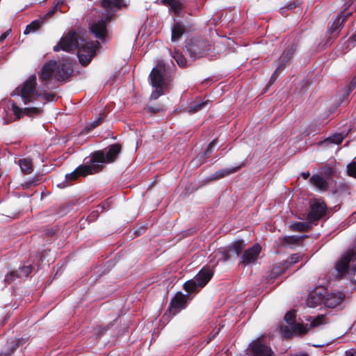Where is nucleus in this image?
Segmentation results:
<instances>
[{
    "mask_svg": "<svg viewBox=\"0 0 356 356\" xmlns=\"http://www.w3.org/2000/svg\"><path fill=\"white\" fill-rule=\"evenodd\" d=\"M113 325V323H108L105 326L99 325L94 329L95 334L98 337L102 336L108 330H109Z\"/></svg>",
    "mask_w": 356,
    "mask_h": 356,
    "instance_id": "40",
    "label": "nucleus"
},
{
    "mask_svg": "<svg viewBox=\"0 0 356 356\" xmlns=\"http://www.w3.org/2000/svg\"><path fill=\"white\" fill-rule=\"evenodd\" d=\"M307 321H311L309 327L306 325L308 329L310 327H316L327 323L326 317L323 314L318 315L315 318L309 317Z\"/></svg>",
    "mask_w": 356,
    "mask_h": 356,
    "instance_id": "34",
    "label": "nucleus"
},
{
    "mask_svg": "<svg viewBox=\"0 0 356 356\" xmlns=\"http://www.w3.org/2000/svg\"><path fill=\"white\" fill-rule=\"evenodd\" d=\"M302 1L301 0H293V1L287 3L286 6L280 8V13L282 16H287V11L293 10L297 8H300Z\"/></svg>",
    "mask_w": 356,
    "mask_h": 356,
    "instance_id": "29",
    "label": "nucleus"
},
{
    "mask_svg": "<svg viewBox=\"0 0 356 356\" xmlns=\"http://www.w3.org/2000/svg\"><path fill=\"white\" fill-rule=\"evenodd\" d=\"M36 86V76L33 74L16 88V94L21 97L25 105L34 104L40 99L41 95L40 91L37 90Z\"/></svg>",
    "mask_w": 356,
    "mask_h": 356,
    "instance_id": "3",
    "label": "nucleus"
},
{
    "mask_svg": "<svg viewBox=\"0 0 356 356\" xmlns=\"http://www.w3.org/2000/svg\"><path fill=\"white\" fill-rule=\"evenodd\" d=\"M213 272L209 268H203L192 280L186 282L184 289L188 293H193L203 288L211 279Z\"/></svg>",
    "mask_w": 356,
    "mask_h": 356,
    "instance_id": "6",
    "label": "nucleus"
},
{
    "mask_svg": "<svg viewBox=\"0 0 356 356\" xmlns=\"http://www.w3.org/2000/svg\"><path fill=\"white\" fill-rule=\"evenodd\" d=\"M90 31L94 35L102 41L108 37L106 24H89Z\"/></svg>",
    "mask_w": 356,
    "mask_h": 356,
    "instance_id": "20",
    "label": "nucleus"
},
{
    "mask_svg": "<svg viewBox=\"0 0 356 356\" xmlns=\"http://www.w3.org/2000/svg\"><path fill=\"white\" fill-rule=\"evenodd\" d=\"M172 57L175 60L177 65L180 67H186L187 65V60L185 56L179 51H175Z\"/></svg>",
    "mask_w": 356,
    "mask_h": 356,
    "instance_id": "36",
    "label": "nucleus"
},
{
    "mask_svg": "<svg viewBox=\"0 0 356 356\" xmlns=\"http://www.w3.org/2000/svg\"><path fill=\"white\" fill-rule=\"evenodd\" d=\"M126 6L124 0H102L101 19L97 22H109L114 20L117 13Z\"/></svg>",
    "mask_w": 356,
    "mask_h": 356,
    "instance_id": "5",
    "label": "nucleus"
},
{
    "mask_svg": "<svg viewBox=\"0 0 356 356\" xmlns=\"http://www.w3.org/2000/svg\"><path fill=\"white\" fill-rule=\"evenodd\" d=\"M231 258V254L229 253L227 248H221L215 250L209 256L210 263L216 266L220 261H227Z\"/></svg>",
    "mask_w": 356,
    "mask_h": 356,
    "instance_id": "19",
    "label": "nucleus"
},
{
    "mask_svg": "<svg viewBox=\"0 0 356 356\" xmlns=\"http://www.w3.org/2000/svg\"><path fill=\"white\" fill-rule=\"evenodd\" d=\"M155 88V90L151 94V98L154 99H158L161 95L163 94V88L165 87V86H153Z\"/></svg>",
    "mask_w": 356,
    "mask_h": 356,
    "instance_id": "46",
    "label": "nucleus"
},
{
    "mask_svg": "<svg viewBox=\"0 0 356 356\" xmlns=\"http://www.w3.org/2000/svg\"><path fill=\"white\" fill-rule=\"evenodd\" d=\"M121 150L122 146L119 143H115L110 145L106 152L98 150L91 153L89 159L90 162L93 165L95 171L99 172L102 170L105 163L114 162Z\"/></svg>",
    "mask_w": 356,
    "mask_h": 356,
    "instance_id": "2",
    "label": "nucleus"
},
{
    "mask_svg": "<svg viewBox=\"0 0 356 356\" xmlns=\"http://www.w3.org/2000/svg\"><path fill=\"white\" fill-rule=\"evenodd\" d=\"M343 24H332L331 26L328 29V32L333 35H337L338 33L343 28Z\"/></svg>",
    "mask_w": 356,
    "mask_h": 356,
    "instance_id": "47",
    "label": "nucleus"
},
{
    "mask_svg": "<svg viewBox=\"0 0 356 356\" xmlns=\"http://www.w3.org/2000/svg\"><path fill=\"white\" fill-rule=\"evenodd\" d=\"M86 33V31L81 30H70L54 47V51L73 52L77 50L79 62L84 66L88 65L95 54L99 43L97 41H87Z\"/></svg>",
    "mask_w": 356,
    "mask_h": 356,
    "instance_id": "1",
    "label": "nucleus"
},
{
    "mask_svg": "<svg viewBox=\"0 0 356 356\" xmlns=\"http://www.w3.org/2000/svg\"><path fill=\"white\" fill-rule=\"evenodd\" d=\"M167 67L163 60H159L156 65L152 70L149 74V80L152 86H167L165 79Z\"/></svg>",
    "mask_w": 356,
    "mask_h": 356,
    "instance_id": "8",
    "label": "nucleus"
},
{
    "mask_svg": "<svg viewBox=\"0 0 356 356\" xmlns=\"http://www.w3.org/2000/svg\"><path fill=\"white\" fill-rule=\"evenodd\" d=\"M300 255L298 253L293 254L290 256L289 259L284 261V264L289 266V268L296 264L300 259Z\"/></svg>",
    "mask_w": 356,
    "mask_h": 356,
    "instance_id": "44",
    "label": "nucleus"
},
{
    "mask_svg": "<svg viewBox=\"0 0 356 356\" xmlns=\"http://www.w3.org/2000/svg\"><path fill=\"white\" fill-rule=\"evenodd\" d=\"M11 33V29L7 30L0 35V42H2Z\"/></svg>",
    "mask_w": 356,
    "mask_h": 356,
    "instance_id": "55",
    "label": "nucleus"
},
{
    "mask_svg": "<svg viewBox=\"0 0 356 356\" xmlns=\"http://www.w3.org/2000/svg\"><path fill=\"white\" fill-rule=\"evenodd\" d=\"M352 15L353 12H351L348 8H345L339 15H337L333 22H345L349 19V17L352 16Z\"/></svg>",
    "mask_w": 356,
    "mask_h": 356,
    "instance_id": "38",
    "label": "nucleus"
},
{
    "mask_svg": "<svg viewBox=\"0 0 356 356\" xmlns=\"http://www.w3.org/2000/svg\"><path fill=\"white\" fill-rule=\"evenodd\" d=\"M31 22L36 23V22H40L38 19H35V20L32 21Z\"/></svg>",
    "mask_w": 356,
    "mask_h": 356,
    "instance_id": "61",
    "label": "nucleus"
},
{
    "mask_svg": "<svg viewBox=\"0 0 356 356\" xmlns=\"http://www.w3.org/2000/svg\"><path fill=\"white\" fill-rule=\"evenodd\" d=\"M324 300L323 304L325 307L330 308H334L339 305L345 299V295L338 291L336 293H329L326 295H323Z\"/></svg>",
    "mask_w": 356,
    "mask_h": 356,
    "instance_id": "16",
    "label": "nucleus"
},
{
    "mask_svg": "<svg viewBox=\"0 0 356 356\" xmlns=\"http://www.w3.org/2000/svg\"><path fill=\"white\" fill-rule=\"evenodd\" d=\"M310 174H309V171H307V172H302L301 174V176L302 177V178L304 179H307L309 177Z\"/></svg>",
    "mask_w": 356,
    "mask_h": 356,
    "instance_id": "58",
    "label": "nucleus"
},
{
    "mask_svg": "<svg viewBox=\"0 0 356 356\" xmlns=\"http://www.w3.org/2000/svg\"><path fill=\"white\" fill-rule=\"evenodd\" d=\"M249 350L252 356H273V354L271 348L261 339L253 341L249 345Z\"/></svg>",
    "mask_w": 356,
    "mask_h": 356,
    "instance_id": "10",
    "label": "nucleus"
},
{
    "mask_svg": "<svg viewBox=\"0 0 356 356\" xmlns=\"http://www.w3.org/2000/svg\"><path fill=\"white\" fill-rule=\"evenodd\" d=\"M11 111L17 119L27 115L32 117L33 115H39L41 113L40 107L31 106L26 108L19 107L15 102H13L11 104Z\"/></svg>",
    "mask_w": 356,
    "mask_h": 356,
    "instance_id": "12",
    "label": "nucleus"
},
{
    "mask_svg": "<svg viewBox=\"0 0 356 356\" xmlns=\"http://www.w3.org/2000/svg\"><path fill=\"white\" fill-rule=\"evenodd\" d=\"M324 296L316 292L310 293L307 299V305L309 307H316L323 303Z\"/></svg>",
    "mask_w": 356,
    "mask_h": 356,
    "instance_id": "27",
    "label": "nucleus"
},
{
    "mask_svg": "<svg viewBox=\"0 0 356 356\" xmlns=\"http://www.w3.org/2000/svg\"><path fill=\"white\" fill-rule=\"evenodd\" d=\"M245 247V243L243 240H237L234 241L229 246L226 247L227 250H229V253H233L234 256L238 257L242 250Z\"/></svg>",
    "mask_w": 356,
    "mask_h": 356,
    "instance_id": "28",
    "label": "nucleus"
},
{
    "mask_svg": "<svg viewBox=\"0 0 356 356\" xmlns=\"http://www.w3.org/2000/svg\"><path fill=\"white\" fill-rule=\"evenodd\" d=\"M347 134L339 133L334 134L330 137L326 138L325 140L321 142L322 144L327 145L330 143L339 145L341 143L343 140L346 137Z\"/></svg>",
    "mask_w": 356,
    "mask_h": 356,
    "instance_id": "31",
    "label": "nucleus"
},
{
    "mask_svg": "<svg viewBox=\"0 0 356 356\" xmlns=\"http://www.w3.org/2000/svg\"><path fill=\"white\" fill-rule=\"evenodd\" d=\"M33 267L31 266H24L19 268V270L12 271L10 275L13 278L27 277L32 272Z\"/></svg>",
    "mask_w": 356,
    "mask_h": 356,
    "instance_id": "33",
    "label": "nucleus"
},
{
    "mask_svg": "<svg viewBox=\"0 0 356 356\" xmlns=\"http://www.w3.org/2000/svg\"><path fill=\"white\" fill-rule=\"evenodd\" d=\"M66 1L67 0H56V3L54 6L57 9H60L61 8V6H63Z\"/></svg>",
    "mask_w": 356,
    "mask_h": 356,
    "instance_id": "57",
    "label": "nucleus"
},
{
    "mask_svg": "<svg viewBox=\"0 0 356 356\" xmlns=\"http://www.w3.org/2000/svg\"><path fill=\"white\" fill-rule=\"evenodd\" d=\"M243 165V163H241L239 165H237L236 167H233V168H230L220 169V170L216 171L215 173L212 174L209 177V180L210 181L218 180V179L223 178L229 175L233 174V173L237 172Z\"/></svg>",
    "mask_w": 356,
    "mask_h": 356,
    "instance_id": "23",
    "label": "nucleus"
},
{
    "mask_svg": "<svg viewBox=\"0 0 356 356\" xmlns=\"http://www.w3.org/2000/svg\"><path fill=\"white\" fill-rule=\"evenodd\" d=\"M356 86V74L355 76L346 85L347 95H349Z\"/></svg>",
    "mask_w": 356,
    "mask_h": 356,
    "instance_id": "50",
    "label": "nucleus"
},
{
    "mask_svg": "<svg viewBox=\"0 0 356 356\" xmlns=\"http://www.w3.org/2000/svg\"><path fill=\"white\" fill-rule=\"evenodd\" d=\"M289 268V266L284 265V262L280 264L279 266H275L272 270V274L275 276L282 275L285 273L286 269Z\"/></svg>",
    "mask_w": 356,
    "mask_h": 356,
    "instance_id": "41",
    "label": "nucleus"
},
{
    "mask_svg": "<svg viewBox=\"0 0 356 356\" xmlns=\"http://www.w3.org/2000/svg\"><path fill=\"white\" fill-rule=\"evenodd\" d=\"M356 260V245L347 250L341 255V259L337 262L335 269L338 275L341 277L346 273H348L351 281L356 284V265L353 266L348 271V268L350 262Z\"/></svg>",
    "mask_w": 356,
    "mask_h": 356,
    "instance_id": "4",
    "label": "nucleus"
},
{
    "mask_svg": "<svg viewBox=\"0 0 356 356\" xmlns=\"http://www.w3.org/2000/svg\"><path fill=\"white\" fill-rule=\"evenodd\" d=\"M210 101H197L194 102L189 108L188 113H195L202 110Z\"/></svg>",
    "mask_w": 356,
    "mask_h": 356,
    "instance_id": "35",
    "label": "nucleus"
},
{
    "mask_svg": "<svg viewBox=\"0 0 356 356\" xmlns=\"http://www.w3.org/2000/svg\"><path fill=\"white\" fill-rule=\"evenodd\" d=\"M217 144V140H213L208 145L207 150L204 152L205 157L207 158L209 156V154L211 152L213 147H214Z\"/></svg>",
    "mask_w": 356,
    "mask_h": 356,
    "instance_id": "51",
    "label": "nucleus"
},
{
    "mask_svg": "<svg viewBox=\"0 0 356 356\" xmlns=\"http://www.w3.org/2000/svg\"><path fill=\"white\" fill-rule=\"evenodd\" d=\"M58 9L54 6L52 7L44 15L43 17L44 20L48 19L49 17H51L56 11Z\"/></svg>",
    "mask_w": 356,
    "mask_h": 356,
    "instance_id": "53",
    "label": "nucleus"
},
{
    "mask_svg": "<svg viewBox=\"0 0 356 356\" xmlns=\"http://www.w3.org/2000/svg\"><path fill=\"white\" fill-rule=\"evenodd\" d=\"M41 24H29L25 30L24 31V34L27 35L31 32H35L39 30Z\"/></svg>",
    "mask_w": 356,
    "mask_h": 356,
    "instance_id": "48",
    "label": "nucleus"
},
{
    "mask_svg": "<svg viewBox=\"0 0 356 356\" xmlns=\"http://www.w3.org/2000/svg\"><path fill=\"white\" fill-rule=\"evenodd\" d=\"M217 334H218V332H216V333H215V334L213 335V337H215V336H216Z\"/></svg>",
    "mask_w": 356,
    "mask_h": 356,
    "instance_id": "62",
    "label": "nucleus"
},
{
    "mask_svg": "<svg viewBox=\"0 0 356 356\" xmlns=\"http://www.w3.org/2000/svg\"><path fill=\"white\" fill-rule=\"evenodd\" d=\"M295 51L296 47L294 45H291L290 48L286 49L277 60V68L283 70L286 67L289 60L291 58Z\"/></svg>",
    "mask_w": 356,
    "mask_h": 356,
    "instance_id": "22",
    "label": "nucleus"
},
{
    "mask_svg": "<svg viewBox=\"0 0 356 356\" xmlns=\"http://www.w3.org/2000/svg\"><path fill=\"white\" fill-rule=\"evenodd\" d=\"M186 32V28L184 24H173L171 27V41L178 42Z\"/></svg>",
    "mask_w": 356,
    "mask_h": 356,
    "instance_id": "25",
    "label": "nucleus"
},
{
    "mask_svg": "<svg viewBox=\"0 0 356 356\" xmlns=\"http://www.w3.org/2000/svg\"><path fill=\"white\" fill-rule=\"evenodd\" d=\"M161 3L168 6L169 10L177 16L180 15L184 9V4L181 0H161Z\"/></svg>",
    "mask_w": 356,
    "mask_h": 356,
    "instance_id": "21",
    "label": "nucleus"
},
{
    "mask_svg": "<svg viewBox=\"0 0 356 356\" xmlns=\"http://www.w3.org/2000/svg\"><path fill=\"white\" fill-rule=\"evenodd\" d=\"M312 222L308 220V222H296L292 223L291 229L296 232H307L309 231L312 227Z\"/></svg>",
    "mask_w": 356,
    "mask_h": 356,
    "instance_id": "32",
    "label": "nucleus"
},
{
    "mask_svg": "<svg viewBox=\"0 0 356 356\" xmlns=\"http://www.w3.org/2000/svg\"><path fill=\"white\" fill-rule=\"evenodd\" d=\"M93 169V165L90 162V159L86 161L85 164L77 167L72 172L65 175L66 181H74L79 177H86L88 175L97 173Z\"/></svg>",
    "mask_w": 356,
    "mask_h": 356,
    "instance_id": "9",
    "label": "nucleus"
},
{
    "mask_svg": "<svg viewBox=\"0 0 356 356\" xmlns=\"http://www.w3.org/2000/svg\"><path fill=\"white\" fill-rule=\"evenodd\" d=\"M284 321L290 325L296 324V314L295 311H289L284 316Z\"/></svg>",
    "mask_w": 356,
    "mask_h": 356,
    "instance_id": "45",
    "label": "nucleus"
},
{
    "mask_svg": "<svg viewBox=\"0 0 356 356\" xmlns=\"http://www.w3.org/2000/svg\"><path fill=\"white\" fill-rule=\"evenodd\" d=\"M145 110L150 113H156L161 111L160 108L158 107H153V106H147L145 108Z\"/></svg>",
    "mask_w": 356,
    "mask_h": 356,
    "instance_id": "54",
    "label": "nucleus"
},
{
    "mask_svg": "<svg viewBox=\"0 0 356 356\" xmlns=\"http://www.w3.org/2000/svg\"><path fill=\"white\" fill-rule=\"evenodd\" d=\"M348 175L356 179V157L347 165Z\"/></svg>",
    "mask_w": 356,
    "mask_h": 356,
    "instance_id": "43",
    "label": "nucleus"
},
{
    "mask_svg": "<svg viewBox=\"0 0 356 356\" xmlns=\"http://www.w3.org/2000/svg\"><path fill=\"white\" fill-rule=\"evenodd\" d=\"M345 356H356V350L355 349H350L345 352Z\"/></svg>",
    "mask_w": 356,
    "mask_h": 356,
    "instance_id": "56",
    "label": "nucleus"
},
{
    "mask_svg": "<svg viewBox=\"0 0 356 356\" xmlns=\"http://www.w3.org/2000/svg\"><path fill=\"white\" fill-rule=\"evenodd\" d=\"M21 170L24 174H31L33 170V162L31 159H21L18 161Z\"/></svg>",
    "mask_w": 356,
    "mask_h": 356,
    "instance_id": "30",
    "label": "nucleus"
},
{
    "mask_svg": "<svg viewBox=\"0 0 356 356\" xmlns=\"http://www.w3.org/2000/svg\"><path fill=\"white\" fill-rule=\"evenodd\" d=\"M5 353H3V355L6 356ZM1 355H3V353H1ZM1 356H3V355H1Z\"/></svg>",
    "mask_w": 356,
    "mask_h": 356,
    "instance_id": "63",
    "label": "nucleus"
},
{
    "mask_svg": "<svg viewBox=\"0 0 356 356\" xmlns=\"http://www.w3.org/2000/svg\"><path fill=\"white\" fill-rule=\"evenodd\" d=\"M56 64V62L55 60H49L42 66L38 73L39 79L44 82V85L49 83L53 74L55 72Z\"/></svg>",
    "mask_w": 356,
    "mask_h": 356,
    "instance_id": "17",
    "label": "nucleus"
},
{
    "mask_svg": "<svg viewBox=\"0 0 356 356\" xmlns=\"http://www.w3.org/2000/svg\"><path fill=\"white\" fill-rule=\"evenodd\" d=\"M97 213H98V212H97V211H92V213H91V214H92L93 216H97Z\"/></svg>",
    "mask_w": 356,
    "mask_h": 356,
    "instance_id": "59",
    "label": "nucleus"
},
{
    "mask_svg": "<svg viewBox=\"0 0 356 356\" xmlns=\"http://www.w3.org/2000/svg\"><path fill=\"white\" fill-rule=\"evenodd\" d=\"M310 183L321 191H326L328 188L327 179L322 175H313L309 179Z\"/></svg>",
    "mask_w": 356,
    "mask_h": 356,
    "instance_id": "26",
    "label": "nucleus"
},
{
    "mask_svg": "<svg viewBox=\"0 0 356 356\" xmlns=\"http://www.w3.org/2000/svg\"><path fill=\"white\" fill-rule=\"evenodd\" d=\"M260 251L261 248L258 244L253 245L252 247L244 251L241 257L240 262L244 266L254 263L259 257Z\"/></svg>",
    "mask_w": 356,
    "mask_h": 356,
    "instance_id": "15",
    "label": "nucleus"
},
{
    "mask_svg": "<svg viewBox=\"0 0 356 356\" xmlns=\"http://www.w3.org/2000/svg\"><path fill=\"white\" fill-rule=\"evenodd\" d=\"M356 86V74L355 76L346 85L347 95H349Z\"/></svg>",
    "mask_w": 356,
    "mask_h": 356,
    "instance_id": "49",
    "label": "nucleus"
},
{
    "mask_svg": "<svg viewBox=\"0 0 356 356\" xmlns=\"http://www.w3.org/2000/svg\"><path fill=\"white\" fill-rule=\"evenodd\" d=\"M189 56L193 59L206 56L210 49L209 41L204 38H194L186 46Z\"/></svg>",
    "mask_w": 356,
    "mask_h": 356,
    "instance_id": "7",
    "label": "nucleus"
},
{
    "mask_svg": "<svg viewBox=\"0 0 356 356\" xmlns=\"http://www.w3.org/2000/svg\"><path fill=\"white\" fill-rule=\"evenodd\" d=\"M281 332L284 338H290L293 334H304L307 332L308 328L301 323L294 324L289 327L286 325L281 326Z\"/></svg>",
    "mask_w": 356,
    "mask_h": 356,
    "instance_id": "18",
    "label": "nucleus"
},
{
    "mask_svg": "<svg viewBox=\"0 0 356 356\" xmlns=\"http://www.w3.org/2000/svg\"><path fill=\"white\" fill-rule=\"evenodd\" d=\"M40 97L38 102H40L42 105H44L48 102H54L57 99L56 96L54 93L42 92H40Z\"/></svg>",
    "mask_w": 356,
    "mask_h": 356,
    "instance_id": "37",
    "label": "nucleus"
},
{
    "mask_svg": "<svg viewBox=\"0 0 356 356\" xmlns=\"http://www.w3.org/2000/svg\"><path fill=\"white\" fill-rule=\"evenodd\" d=\"M326 205L324 202L316 201L311 205L310 210L307 214V220L312 222L318 221L326 213Z\"/></svg>",
    "mask_w": 356,
    "mask_h": 356,
    "instance_id": "11",
    "label": "nucleus"
},
{
    "mask_svg": "<svg viewBox=\"0 0 356 356\" xmlns=\"http://www.w3.org/2000/svg\"><path fill=\"white\" fill-rule=\"evenodd\" d=\"M307 235L303 236H286L283 237H280L279 241H280L281 245H296L302 243V240L305 238H307Z\"/></svg>",
    "mask_w": 356,
    "mask_h": 356,
    "instance_id": "24",
    "label": "nucleus"
},
{
    "mask_svg": "<svg viewBox=\"0 0 356 356\" xmlns=\"http://www.w3.org/2000/svg\"><path fill=\"white\" fill-rule=\"evenodd\" d=\"M334 171L333 168L329 165H325L321 171V175L327 180L330 179L334 175Z\"/></svg>",
    "mask_w": 356,
    "mask_h": 356,
    "instance_id": "42",
    "label": "nucleus"
},
{
    "mask_svg": "<svg viewBox=\"0 0 356 356\" xmlns=\"http://www.w3.org/2000/svg\"><path fill=\"white\" fill-rule=\"evenodd\" d=\"M282 71V70H281L280 69L277 67L276 68V70H275L269 80V85H272L274 83V82L275 81V80L277 79V78L278 77Z\"/></svg>",
    "mask_w": 356,
    "mask_h": 356,
    "instance_id": "52",
    "label": "nucleus"
},
{
    "mask_svg": "<svg viewBox=\"0 0 356 356\" xmlns=\"http://www.w3.org/2000/svg\"><path fill=\"white\" fill-rule=\"evenodd\" d=\"M186 306V296L179 292L172 299L168 310L170 314L175 316L181 309H184Z\"/></svg>",
    "mask_w": 356,
    "mask_h": 356,
    "instance_id": "13",
    "label": "nucleus"
},
{
    "mask_svg": "<svg viewBox=\"0 0 356 356\" xmlns=\"http://www.w3.org/2000/svg\"><path fill=\"white\" fill-rule=\"evenodd\" d=\"M72 67L70 62H60L56 64L55 79L58 81H65L72 73Z\"/></svg>",
    "mask_w": 356,
    "mask_h": 356,
    "instance_id": "14",
    "label": "nucleus"
},
{
    "mask_svg": "<svg viewBox=\"0 0 356 356\" xmlns=\"http://www.w3.org/2000/svg\"><path fill=\"white\" fill-rule=\"evenodd\" d=\"M291 356H308V355L307 354H302V355H291Z\"/></svg>",
    "mask_w": 356,
    "mask_h": 356,
    "instance_id": "60",
    "label": "nucleus"
},
{
    "mask_svg": "<svg viewBox=\"0 0 356 356\" xmlns=\"http://www.w3.org/2000/svg\"><path fill=\"white\" fill-rule=\"evenodd\" d=\"M104 116V114H100V116L97 119L89 123L84 129L86 133H89L91 130L101 124L103 122Z\"/></svg>",
    "mask_w": 356,
    "mask_h": 356,
    "instance_id": "39",
    "label": "nucleus"
}]
</instances>
